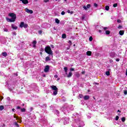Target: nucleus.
<instances>
[{"label": "nucleus", "instance_id": "f257e3e1", "mask_svg": "<svg viewBox=\"0 0 127 127\" xmlns=\"http://www.w3.org/2000/svg\"><path fill=\"white\" fill-rule=\"evenodd\" d=\"M72 118H74L75 121L73 124L74 127H82L85 126V124L83 122V120L80 118H81L80 115L77 114H74Z\"/></svg>", "mask_w": 127, "mask_h": 127}, {"label": "nucleus", "instance_id": "f03ea898", "mask_svg": "<svg viewBox=\"0 0 127 127\" xmlns=\"http://www.w3.org/2000/svg\"><path fill=\"white\" fill-rule=\"evenodd\" d=\"M8 16L11 17V18H6V20L8 22H14L15 19H16V15L13 13H10L8 14Z\"/></svg>", "mask_w": 127, "mask_h": 127}, {"label": "nucleus", "instance_id": "7ed1b4c3", "mask_svg": "<svg viewBox=\"0 0 127 127\" xmlns=\"http://www.w3.org/2000/svg\"><path fill=\"white\" fill-rule=\"evenodd\" d=\"M45 51L46 53L49 54L50 55H53V52L51 50V48L49 46H47L45 48Z\"/></svg>", "mask_w": 127, "mask_h": 127}, {"label": "nucleus", "instance_id": "20e7f679", "mask_svg": "<svg viewBox=\"0 0 127 127\" xmlns=\"http://www.w3.org/2000/svg\"><path fill=\"white\" fill-rule=\"evenodd\" d=\"M51 87L52 89L53 90V91H54L53 95L54 96H56V95H57V94L58 93V88H57V87L55 85L51 86Z\"/></svg>", "mask_w": 127, "mask_h": 127}, {"label": "nucleus", "instance_id": "39448f33", "mask_svg": "<svg viewBox=\"0 0 127 127\" xmlns=\"http://www.w3.org/2000/svg\"><path fill=\"white\" fill-rule=\"evenodd\" d=\"M19 26L21 28H22V27H24V28H27L28 25H27V24H24V22H21Z\"/></svg>", "mask_w": 127, "mask_h": 127}, {"label": "nucleus", "instance_id": "423d86ee", "mask_svg": "<svg viewBox=\"0 0 127 127\" xmlns=\"http://www.w3.org/2000/svg\"><path fill=\"white\" fill-rule=\"evenodd\" d=\"M73 107V105H68V104H64V112H65V113L66 112H68V107Z\"/></svg>", "mask_w": 127, "mask_h": 127}, {"label": "nucleus", "instance_id": "0eeeda50", "mask_svg": "<svg viewBox=\"0 0 127 127\" xmlns=\"http://www.w3.org/2000/svg\"><path fill=\"white\" fill-rule=\"evenodd\" d=\"M110 57H111V58H115L116 57H117V55L116 53L112 52L110 53Z\"/></svg>", "mask_w": 127, "mask_h": 127}, {"label": "nucleus", "instance_id": "6e6552de", "mask_svg": "<svg viewBox=\"0 0 127 127\" xmlns=\"http://www.w3.org/2000/svg\"><path fill=\"white\" fill-rule=\"evenodd\" d=\"M49 69L50 67L49 65H47L45 67V68L44 69V71L45 73H47L48 72H49Z\"/></svg>", "mask_w": 127, "mask_h": 127}, {"label": "nucleus", "instance_id": "1a4fd4ad", "mask_svg": "<svg viewBox=\"0 0 127 127\" xmlns=\"http://www.w3.org/2000/svg\"><path fill=\"white\" fill-rule=\"evenodd\" d=\"M63 121L64 125H67V124H69V120L67 118H64Z\"/></svg>", "mask_w": 127, "mask_h": 127}, {"label": "nucleus", "instance_id": "9d476101", "mask_svg": "<svg viewBox=\"0 0 127 127\" xmlns=\"http://www.w3.org/2000/svg\"><path fill=\"white\" fill-rule=\"evenodd\" d=\"M1 42L2 44H5V43H6V39L5 38H2L1 39Z\"/></svg>", "mask_w": 127, "mask_h": 127}, {"label": "nucleus", "instance_id": "9b49d317", "mask_svg": "<svg viewBox=\"0 0 127 127\" xmlns=\"http://www.w3.org/2000/svg\"><path fill=\"white\" fill-rule=\"evenodd\" d=\"M20 1H22L24 4H27L28 3V0H19Z\"/></svg>", "mask_w": 127, "mask_h": 127}, {"label": "nucleus", "instance_id": "f8f14e48", "mask_svg": "<svg viewBox=\"0 0 127 127\" xmlns=\"http://www.w3.org/2000/svg\"><path fill=\"white\" fill-rule=\"evenodd\" d=\"M25 10L27 13H33V11L32 10L29 9L28 8H26Z\"/></svg>", "mask_w": 127, "mask_h": 127}, {"label": "nucleus", "instance_id": "ddd939ff", "mask_svg": "<svg viewBox=\"0 0 127 127\" xmlns=\"http://www.w3.org/2000/svg\"><path fill=\"white\" fill-rule=\"evenodd\" d=\"M37 43V42L35 40L33 41L32 42V45H33V47H34V48H35V47H36V44Z\"/></svg>", "mask_w": 127, "mask_h": 127}, {"label": "nucleus", "instance_id": "4468645a", "mask_svg": "<svg viewBox=\"0 0 127 127\" xmlns=\"http://www.w3.org/2000/svg\"><path fill=\"white\" fill-rule=\"evenodd\" d=\"M90 99V96L89 95H85L83 97V100L87 101V100H89Z\"/></svg>", "mask_w": 127, "mask_h": 127}, {"label": "nucleus", "instance_id": "2eb2a0df", "mask_svg": "<svg viewBox=\"0 0 127 127\" xmlns=\"http://www.w3.org/2000/svg\"><path fill=\"white\" fill-rule=\"evenodd\" d=\"M11 27L12 28V29H14L15 30H16V29H17V26H16V25L12 24L11 25Z\"/></svg>", "mask_w": 127, "mask_h": 127}, {"label": "nucleus", "instance_id": "dca6fc26", "mask_svg": "<svg viewBox=\"0 0 127 127\" xmlns=\"http://www.w3.org/2000/svg\"><path fill=\"white\" fill-rule=\"evenodd\" d=\"M53 113H54V114H56V115H57V116L59 115V111L57 110H54L53 111Z\"/></svg>", "mask_w": 127, "mask_h": 127}, {"label": "nucleus", "instance_id": "f3484780", "mask_svg": "<svg viewBox=\"0 0 127 127\" xmlns=\"http://www.w3.org/2000/svg\"><path fill=\"white\" fill-rule=\"evenodd\" d=\"M86 55H87V56H91V55H92V52L88 51L86 52Z\"/></svg>", "mask_w": 127, "mask_h": 127}, {"label": "nucleus", "instance_id": "a211bd4d", "mask_svg": "<svg viewBox=\"0 0 127 127\" xmlns=\"http://www.w3.org/2000/svg\"><path fill=\"white\" fill-rule=\"evenodd\" d=\"M1 54L3 57H6V56H7V53L6 52H3L1 53Z\"/></svg>", "mask_w": 127, "mask_h": 127}, {"label": "nucleus", "instance_id": "6ab92c4d", "mask_svg": "<svg viewBox=\"0 0 127 127\" xmlns=\"http://www.w3.org/2000/svg\"><path fill=\"white\" fill-rule=\"evenodd\" d=\"M17 76H18V74H17V73H13L12 74V78H14L15 77H17Z\"/></svg>", "mask_w": 127, "mask_h": 127}, {"label": "nucleus", "instance_id": "aec40b11", "mask_svg": "<svg viewBox=\"0 0 127 127\" xmlns=\"http://www.w3.org/2000/svg\"><path fill=\"white\" fill-rule=\"evenodd\" d=\"M67 78H70L71 77H72V72L70 71L68 73V74L67 75Z\"/></svg>", "mask_w": 127, "mask_h": 127}, {"label": "nucleus", "instance_id": "412c9836", "mask_svg": "<svg viewBox=\"0 0 127 127\" xmlns=\"http://www.w3.org/2000/svg\"><path fill=\"white\" fill-rule=\"evenodd\" d=\"M55 20L56 23H58V24H59V23H60V20H59L58 18H56Z\"/></svg>", "mask_w": 127, "mask_h": 127}, {"label": "nucleus", "instance_id": "4be33fe9", "mask_svg": "<svg viewBox=\"0 0 127 127\" xmlns=\"http://www.w3.org/2000/svg\"><path fill=\"white\" fill-rule=\"evenodd\" d=\"M125 33V31L124 30H121L119 31V34L120 35H123V34H124Z\"/></svg>", "mask_w": 127, "mask_h": 127}, {"label": "nucleus", "instance_id": "5701e85b", "mask_svg": "<svg viewBox=\"0 0 127 127\" xmlns=\"http://www.w3.org/2000/svg\"><path fill=\"white\" fill-rule=\"evenodd\" d=\"M46 107H47L46 104H43L42 106H41V108H43V109H46Z\"/></svg>", "mask_w": 127, "mask_h": 127}, {"label": "nucleus", "instance_id": "b1692460", "mask_svg": "<svg viewBox=\"0 0 127 127\" xmlns=\"http://www.w3.org/2000/svg\"><path fill=\"white\" fill-rule=\"evenodd\" d=\"M64 72H65V74L67 75V71H68V68L67 67H64Z\"/></svg>", "mask_w": 127, "mask_h": 127}, {"label": "nucleus", "instance_id": "393cba45", "mask_svg": "<svg viewBox=\"0 0 127 127\" xmlns=\"http://www.w3.org/2000/svg\"><path fill=\"white\" fill-rule=\"evenodd\" d=\"M74 75L76 78H79V77H80V74H79L78 72L75 73Z\"/></svg>", "mask_w": 127, "mask_h": 127}, {"label": "nucleus", "instance_id": "a878e982", "mask_svg": "<svg viewBox=\"0 0 127 127\" xmlns=\"http://www.w3.org/2000/svg\"><path fill=\"white\" fill-rule=\"evenodd\" d=\"M3 30L4 32H8V29L6 28H3Z\"/></svg>", "mask_w": 127, "mask_h": 127}, {"label": "nucleus", "instance_id": "bb28decb", "mask_svg": "<svg viewBox=\"0 0 127 127\" xmlns=\"http://www.w3.org/2000/svg\"><path fill=\"white\" fill-rule=\"evenodd\" d=\"M4 109V106L2 105L0 106V111H2Z\"/></svg>", "mask_w": 127, "mask_h": 127}, {"label": "nucleus", "instance_id": "cd10ccee", "mask_svg": "<svg viewBox=\"0 0 127 127\" xmlns=\"http://www.w3.org/2000/svg\"><path fill=\"white\" fill-rule=\"evenodd\" d=\"M51 59L49 57H46V61H50Z\"/></svg>", "mask_w": 127, "mask_h": 127}, {"label": "nucleus", "instance_id": "c85d7f7f", "mask_svg": "<svg viewBox=\"0 0 127 127\" xmlns=\"http://www.w3.org/2000/svg\"><path fill=\"white\" fill-rule=\"evenodd\" d=\"M110 33H111V32H110V31H109V30L106 31V34L107 35H109V34H110Z\"/></svg>", "mask_w": 127, "mask_h": 127}, {"label": "nucleus", "instance_id": "c756f323", "mask_svg": "<svg viewBox=\"0 0 127 127\" xmlns=\"http://www.w3.org/2000/svg\"><path fill=\"white\" fill-rule=\"evenodd\" d=\"M109 9H110V6H105V10H109Z\"/></svg>", "mask_w": 127, "mask_h": 127}, {"label": "nucleus", "instance_id": "7c9ffc66", "mask_svg": "<svg viewBox=\"0 0 127 127\" xmlns=\"http://www.w3.org/2000/svg\"><path fill=\"white\" fill-rule=\"evenodd\" d=\"M62 38H66V34H63L62 36Z\"/></svg>", "mask_w": 127, "mask_h": 127}, {"label": "nucleus", "instance_id": "2f4dec72", "mask_svg": "<svg viewBox=\"0 0 127 127\" xmlns=\"http://www.w3.org/2000/svg\"><path fill=\"white\" fill-rule=\"evenodd\" d=\"M26 110L25 109V108H22L21 109V112H22V113H24V112H25Z\"/></svg>", "mask_w": 127, "mask_h": 127}, {"label": "nucleus", "instance_id": "473e14b6", "mask_svg": "<svg viewBox=\"0 0 127 127\" xmlns=\"http://www.w3.org/2000/svg\"><path fill=\"white\" fill-rule=\"evenodd\" d=\"M121 120H122V122H126V118H125V117H123Z\"/></svg>", "mask_w": 127, "mask_h": 127}, {"label": "nucleus", "instance_id": "72a5a7b5", "mask_svg": "<svg viewBox=\"0 0 127 127\" xmlns=\"http://www.w3.org/2000/svg\"><path fill=\"white\" fill-rule=\"evenodd\" d=\"M86 7L87 8H90V7H91V4H88L87 5H86Z\"/></svg>", "mask_w": 127, "mask_h": 127}, {"label": "nucleus", "instance_id": "f704fd0d", "mask_svg": "<svg viewBox=\"0 0 127 127\" xmlns=\"http://www.w3.org/2000/svg\"><path fill=\"white\" fill-rule=\"evenodd\" d=\"M106 74L107 76H110V71H106Z\"/></svg>", "mask_w": 127, "mask_h": 127}, {"label": "nucleus", "instance_id": "c9c22d12", "mask_svg": "<svg viewBox=\"0 0 127 127\" xmlns=\"http://www.w3.org/2000/svg\"><path fill=\"white\" fill-rule=\"evenodd\" d=\"M118 6V3H115L113 4V7H117Z\"/></svg>", "mask_w": 127, "mask_h": 127}, {"label": "nucleus", "instance_id": "e433bc0d", "mask_svg": "<svg viewBox=\"0 0 127 127\" xmlns=\"http://www.w3.org/2000/svg\"><path fill=\"white\" fill-rule=\"evenodd\" d=\"M93 41V37L92 36L89 37V41Z\"/></svg>", "mask_w": 127, "mask_h": 127}, {"label": "nucleus", "instance_id": "4c0bfd02", "mask_svg": "<svg viewBox=\"0 0 127 127\" xmlns=\"http://www.w3.org/2000/svg\"><path fill=\"white\" fill-rule=\"evenodd\" d=\"M68 43H69L70 46H71V45H72V42H71V41L69 40L68 42Z\"/></svg>", "mask_w": 127, "mask_h": 127}, {"label": "nucleus", "instance_id": "58836bf2", "mask_svg": "<svg viewBox=\"0 0 127 127\" xmlns=\"http://www.w3.org/2000/svg\"><path fill=\"white\" fill-rule=\"evenodd\" d=\"M83 8H84L85 9V10H87L88 9L87 8V6H86L85 5L83 6Z\"/></svg>", "mask_w": 127, "mask_h": 127}, {"label": "nucleus", "instance_id": "ea45409f", "mask_svg": "<svg viewBox=\"0 0 127 127\" xmlns=\"http://www.w3.org/2000/svg\"><path fill=\"white\" fill-rule=\"evenodd\" d=\"M61 14H62V15H64L65 14V11H63L61 12Z\"/></svg>", "mask_w": 127, "mask_h": 127}, {"label": "nucleus", "instance_id": "a19ab883", "mask_svg": "<svg viewBox=\"0 0 127 127\" xmlns=\"http://www.w3.org/2000/svg\"><path fill=\"white\" fill-rule=\"evenodd\" d=\"M94 6H95V7H97L98 6V4L94 3Z\"/></svg>", "mask_w": 127, "mask_h": 127}, {"label": "nucleus", "instance_id": "79ce46f5", "mask_svg": "<svg viewBox=\"0 0 127 127\" xmlns=\"http://www.w3.org/2000/svg\"><path fill=\"white\" fill-rule=\"evenodd\" d=\"M117 22L118 23H121V22H122V21L121 20V19H118L117 20Z\"/></svg>", "mask_w": 127, "mask_h": 127}, {"label": "nucleus", "instance_id": "37998d69", "mask_svg": "<svg viewBox=\"0 0 127 127\" xmlns=\"http://www.w3.org/2000/svg\"><path fill=\"white\" fill-rule=\"evenodd\" d=\"M119 116H117L115 118L116 121H118L119 120Z\"/></svg>", "mask_w": 127, "mask_h": 127}, {"label": "nucleus", "instance_id": "c03bdc74", "mask_svg": "<svg viewBox=\"0 0 127 127\" xmlns=\"http://www.w3.org/2000/svg\"><path fill=\"white\" fill-rule=\"evenodd\" d=\"M124 94L127 95V90H124Z\"/></svg>", "mask_w": 127, "mask_h": 127}, {"label": "nucleus", "instance_id": "a18cd8bd", "mask_svg": "<svg viewBox=\"0 0 127 127\" xmlns=\"http://www.w3.org/2000/svg\"><path fill=\"white\" fill-rule=\"evenodd\" d=\"M53 107H54V105H51V106H50V108H51V110H54V109H53Z\"/></svg>", "mask_w": 127, "mask_h": 127}, {"label": "nucleus", "instance_id": "49530a36", "mask_svg": "<svg viewBox=\"0 0 127 127\" xmlns=\"http://www.w3.org/2000/svg\"><path fill=\"white\" fill-rule=\"evenodd\" d=\"M79 98H83V95H82V94H79Z\"/></svg>", "mask_w": 127, "mask_h": 127}, {"label": "nucleus", "instance_id": "de8ad7c7", "mask_svg": "<svg viewBox=\"0 0 127 127\" xmlns=\"http://www.w3.org/2000/svg\"><path fill=\"white\" fill-rule=\"evenodd\" d=\"M38 33L39 34H42V31H41V30L39 31Z\"/></svg>", "mask_w": 127, "mask_h": 127}, {"label": "nucleus", "instance_id": "09e8293b", "mask_svg": "<svg viewBox=\"0 0 127 127\" xmlns=\"http://www.w3.org/2000/svg\"><path fill=\"white\" fill-rule=\"evenodd\" d=\"M14 124H15V126H16L17 127H19L18 124H17V123L15 122Z\"/></svg>", "mask_w": 127, "mask_h": 127}, {"label": "nucleus", "instance_id": "8fccbe9b", "mask_svg": "<svg viewBox=\"0 0 127 127\" xmlns=\"http://www.w3.org/2000/svg\"><path fill=\"white\" fill-rule=\"evenodd\" d=\"M109 62H110V63H113V60L110 59L109 61Z\"/></svg>", "mask_w": 127, "mask_h": 127}, {"label": "nucleus", "instance_id": "3c124183", "mask_svg": "<svg viewBox=\"0 0 127 127\" xmlns=\"http://www.w3.org/2000/svg\"><path fill=\"white\" fill-rule=\"evenodd\" d=\"M81 19H82V20H84V19H85V16H82Z\"/></svg>", "mask_w": 127, "mask_h": 127}, {"label": "nucleus", "instance_id": "603ef678", "mask_svg": "<svg viewBox=\"0 0 127 127\" xmlns=\"http://www.w3.org/2000/svg\"><path fill=\"white\" fill-rule=\"evenodd\" d=\"M6 99L7 100V101H10V98H9V97H7Z\"/></svg>", "mask_w": 127, "mask_h": 127}, {"label": "nucleus", "instance_id": "864d4df0", "mask_svg": "<svg viewBox=\"0 0 127 127\" xmlns=\"http://www.w3.org/2000/svg\"><path fill=\"white\" fill-rule=\"evenodd\" d=\"M44 2H48V1H49V0H44Z\"/></svg>", "mask_w": 127, "mask_h": 127}, {"label": "nucleus", "instance_id": "5fc2aeb1", "mask_svg": "<svg viewBox=\"0 0 127 127\" xmlns=\"http://www.w3.org/2000/svg\"><path fill=\"white\" fill-rule=\"evenodd\" d=\"M55 78H58V75L57 74H56L54 75Z\"/></svg>", "mask_w": 127, "mask_h": 127}, {"label": "nucleus", "instance_id": "6e6d98bb", "mask_svg": "<svg viewBox=\"0 0 127 127\" xmlns=\"http://www.w3.org/2000/svg\"><path fill=\"white\" fill-rule=\"evenodd\" d=\"M12 34H13V35H16V33H15V32H12Z\"/></svg>", "mask_w": 127, "mask_h": 127}, {"label": "nucleus", "instance_id": "4d7b16f0", "mask_svg": "<svg viewBox=\"0 0 127 127\" xmlns=\"http://www.w3.org/2000/svg\"><path fill=\"white\" fill-rule=\"evenodd\" d=\"M33 111V108L30 107V112H32Z\"/></svg>", "mask_w": 127, "mask_h": 127}, {"label": "nucleus", "instance_id": "13d9d810", "mask_svg": "<svg viewBox=\"0 0 127 127\" xmlns=\"http://www.w3.org/2000/svg\"><path fill=\"white\" fill-rule=\"evenodd\" d=\"M116 61H117V62H119L120 61V59H117Z\"/></svg>", "mask_w": 127, "mask_h": 127}, {"label": "nucleus", "instance_id": "bf43d9fd", "mask_svg": "<svg viewBox=\"0 0 127 127\" xmlns=\"http://www.w3.org/2000/svg\"><path fill=\"white\" fill-rule=\"evenodd\" d=\"M16 109H17V110H20V107L17 106V108H16Z\"/></svg>", "mask_w": 127, "mask_h": 127}, {"label": "nucleus", "instance_id": "052dcab7", "mask_svg": "<svg viewBox=\"0 0 127 127\" xmlns=\"http://www.w3.org/2000/svg\"><path fill=\"white\" fill-rule=\"evenodd\" d=\"M87 118L88 119H91V116L87 115Z\"/></svg>", "mask_w": 127, "mask_h": 127}, {"label": "nucleus", "instance_id": "680f3d73", "mask_svg": "<svg viewBox=\"0 0 127 127\" xmlns=\"http://www.w3.org/2000/svg\"><path fill=\"white\" fill-rule=\"evenodd\" d=\"M71 11H70V10H67V13H70Z\"/></svg>", "mask_w": 127, "mask_h": 127}, {"label": "nucleus", "instance_id": "e2e57ef3", "mask_svg": "<svg viewBox=\"0 0 127 127\" xmlns=\"http://www.w3.org/2000/svg\"><path fill=\"white\" fill-rule=\"evenodd\" d=\"M70 71H74V68H70Z\"/></svg>", "mask_w": 127, "mask_h": 127}, {"label": "nucleus", "instance_id": "0e129e2a", "mask_svg": "<svg viewBox=\"0 0 127 127\" xmlns=\"http://www.w3.org/2000/svg\"><path fill=\"white\" fill-rule=\"evenodd\" d=\"M118 28H122V26L119 25V27H118Z\"/></svg>", "mask_w": 127, "mask_h": 127}, {"label": "nucleus", "instance_id": "69168bd1", "mask_svg": "<svg viewBox=\"0 0 127 127\" xmlns=\"http://www.w3.org/2000/svg\"><path fill=\"white\" fill-rule=\"evenodd\" d=\"M43 77H46V75H45V74H43Z\"/></svg>", "mask_w": 127, "mask_h": 127}, {"label": "nucleus", "instance_id": "338daca9", "mask_svg": "<svg viewBox=\"0 0 127 127\" xmlns=\"http://www.w3.org/2000/svg\"><path fill=\"white\" fill-rule=\"evenodd\" d=\"M63 101H64V102L66 101V99H65V98H64V99H63Z\"/></svg>", "mask_w": 127, "mask_h": 127}, {"label": "nucleus", "instance_id": "774afa93", "mask_svg": "<svg viewBox=\"0 0 127 127\" xmlns=\"http://www.w3.org/2000/svg\"><path fill=\"white\" fill-rule=\"evenodd\" d=\"M107 29V27H104V29L105 30H106Z\"/></svg>", "mask_w": 127, "mask_h": 127}]
</instances>
